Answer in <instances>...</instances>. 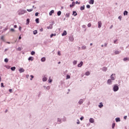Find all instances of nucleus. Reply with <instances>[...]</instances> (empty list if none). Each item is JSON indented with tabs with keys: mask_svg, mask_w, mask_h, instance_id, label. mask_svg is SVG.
I'll return each instance as SVG.
<instances>
[{
	"mask_svg": "<svg viewBox=\"0 0 129 129\" xmlns=\"http://www.w3.org/2000/svg\"><path fill=\"white\" fill-rule=\"evenodd\" d=\"M33 34L34 35H37V34H38V32L37 31V30H34L33 31Z\"/></svg>",
	"mask_w": 129,
	"mask_h": 129,
	"instance_id": "obj_40",
	"label": "nucleus"
},
{
	"mask_svg": "<svg viewBox=\"0 0 129 129\" xmlns=\"http://www.w3.org/2000/svg\"><path fill=\"white\" fill-rule=\"evenodd\" d=\"M41 62H45V61H46V57H43L42 58H41Z\"/></svg>",
	"mask_w": 129,
	"mask_h": 129,
	"instance_id": "obj_24",
	"label": "nucleus"
},
{
	"mask_svg": "<svg viewBox=\"0 0 129 129\" xmlns=\"http://www.w3.org/2000/svg\"><path fill=\"white\" fill-rule=\"evenodd\" d=\"M69 39L70 42H74V37H73V36H70L69 37Z\"/></svg>",
	"mask_w": 129,
	"mask_h": 129,
	"instance_id": "obj_5",
	"label": "nucleus"
},
{
	"mask_svg": "<svg viewBox=\"0 0 129 129\" xmlns=\"http://www.w3.org/2000/svg\"><path fill=\"white\" fill-rule=\"evenodd\" d=\"M38 15H39V13L36 12V13H35V16H36V17H38Z\"/></svg>",
	"mask_w": 129,
	"mask_h": 129,
	"instance_id": "obj_54",
	"label": "nucleus"
},
{
	"mask_svg": "<svg viewBox=\"0 0 129 129\" xmlns=\"http://www.w3.org/2000/svg\"><path fill=\"white\" fill-rule=\"evenodd\" d=\"M81 48H82V50H86L87 47L85 45H83Z\"/></svg>",
	"mask_w": 129,
	"mask_h": 129,
	"instance_id": "obj_26",
	"label": "nucleus"
},
{
	"mask_svg": "<svg viewBox=\"0 0 129 129\" xmlns=\"http://www.w3.org/2000/svg\"><path fill=\"white\" fill-rule=\"evenodd\" d=\"M112 90L114 92H116L117 91H118V90H119V87H118V85L117 84H114L112 86Z\"/></svg>",
	"mask_w": 129,
	"mask_h": 129,
	"instance_id": "obj_1",
	"label": "nucleus"
},
{
	"mask_svg": "<svg viewBox=\"0 0 129 129\" xmlns=\"http://www.w3.org/2000/svg\"><path fill=\"white\" fill-rule=\"evenodd\" d=\"M98 28L100 29V28H101V26H102V23H101V21H99L98 22Z\"/></svg>",
	"mask_w": 129,
	"mask_h": 129,
	"instance_id": "obj_8",
	"label": "nucleus"
},
{
	"mask_svg": "<svg viewBox=\"0 0 129 129\" xmlns=\"http://www.w3.org/2000/svg\"><path fill=\"white\" fill-rule=\"evenodd\" d=\"M6 68H7V69H10L11 66H6Z\"/></svg>",
	"mask_w": 129,
	"mask_h": 129,
	"instance_id": "obj_44",
	"label": "nucleus"
},
{
	"mask_svg": "<svg viewBox=\"0 0 129 129\" xmlns=\"http://www.w3.org/2000/svg\"><path fill=\"white\" fill-rule=\"evenodd\" d=\"M19 31H22V27L20 26L19 27Z\"/></svg>",
	"mask_w": 129,
	"mask_h": 129,
	"instance_id": "obj_60",
	"label": "nucleus"
},
{
	"mask_svg": "<svg viewBox=\"0 0 129 129\" xmlns=\"http://www.w3.org/2000/svg\"><path fill=\"white\" fill-rule=\"evenodd\" d=\"M12 71H15L16 70V67H13L11 68Z\"/></svg>",
	"mask_w": 129,
	"mask_h": 129,
	"instance_id": "obj_32",
	"label": "nucleus"
},
{
	"mask_svg": "<svg viewBox=\"0 0 129 129\" xmlns=\"http://www.w3.org/2000/svg\"><path fill=\"white\" fill-rule=\"evenodd\" d=\"M89 4L90 5H93V4H94V0H90Z\"/></svg>",
	"mask_w": 129,
	"mask_h": 129,
	"instance_id": "obj_18",
	"label": "nucleus"
},
{
	"mask_svg": "<svg viewBox=\"0 0 129 129\" xmlns=\"http://www.w3.org/2000/svg\"><path fill=\"white\" fill-rule=\"evenodd\" d=\"M48 80V77H47L46 76H44L42 78V81L43 82H46Z\"/></svg>",
	"mask_w": 129,
	"mask_h": 129,
	"instance_id": "obj_6",
	"label": "nucleus"
},
{
	"mask_svg": "<svg viewBox=\"0 0 129 129\" xmlns=\"http://www.w3.org/2000/svg\"><path fill=\"white\" fill-rule=\"evenodd\" d=\"M123 60V61H129V58L128 57H124Z\"/></svg>",
	"mask_w": 129,
	"mask_h": 129,
	"instance_id": "obj_31",
	"label": "nucleus"
},
{
	"mask_svg": "<svg viewBox=\"0 0 129 129\" xmlns=\"http://www.w3.org/2000/svg\"><path fill=\"white\" fill-rule=\"evenodd\" d=\"M84 10H85V6L83 5L80 7L81 11H84Z\"/></svg>",
	"mask_w": 129,
	"mask_h": 129,
	"instance_id": "obj_16",
	"label": "nucleus"
},
{
	"mask_svg": "<svg viewBox=\"0 0 129 129\" xmlns=\"http://www.w3.org/2000/svg\"><path fill=\"white\" fill-rule=\"evenodd\" d=\"M1 87H5V86H4V83H1Z\"/></svg>",
	"mask_w": 129,
	"mask_h": 129,
	"instance_id": "obj_56",
	"label": "nucleus"
},
{
	"mask_svg": "<svg viewBox=\"0 0 129 129\" xmlns=\"http://www.w3.org/2000/svg\"><path fill=\"white\" fill-rule=\"evenodd\" d=\"M89 122L91 123H93L94 122V119H93V118H90L89 119Z\"/></svg>",
	"mask_w": 129,
	"mask_h": 129,
	"instance_id": "obj_12",
	"label": "nucleus"
},
{
	"mask_svg": "<svg viewBox=\"0 0 129 129\" xmlns=\"http://www.w3.org/2000/svg\"><path fill=\"white\" fill-rule=\"evenodd\" d=\"M86 8H87V9H90V5H87L86 6Z\"/></svg>",
	"mask_w": 129,
	"mask_h": 129,
	"instance_id": "obj_49",
	"label": "nucleus"
},
{
	"mask_svg": "<svg viewBox=\"0 0 129 129\" xmlns=\"http://www.w3.org/2000/svg\"><path fill=\"white\" fill-rule=\"evenodd\" d=\"M54 14V10H51L49 13V16H52V14Z\"/></svg>",
	"mask_w": 129,
	"mask_h": 129,
	"instance_id": "obj_28",
	"label": "nucleus"
},
{
	"mask_svg": "<svg viewBox=\"0 0 129 129\" xmlns=\"http://www.w3.org/2000/svg\"><path fill=\"white\" fill-rule=\"evenodd\" d=\"M82 65H83V61H81V62L78 64V67H82Z\"/></svg>",
	"mask_w": 129,
	"mask_h": 129,
	"instance_id": "obj_15",
	"label": "nucleus"
},
{
	"mask_svg": "<svg viewBox=\"0 0 129 129\" xmlns=\"http://www.w3.org/2000/svg\"><path fill=\"white\" fill-rule=\"evenodd\" d=\"M61 119L58 118H57V122H58V123H61Z\"/></svg>",
	"mask_w": 129,
	"mask_h": 129,
	"instance_id": "obj_34",
	"label": "nucleus"
},
{
	"mask_svg": "<svg viewBox=\"0 0 129 129\" xmlns=\"http://www.w3.org/2000/svg\"><path fill=\"white\" fill-rule=\"evenodd\" d=\"M47 29L48 30L53 29V26H52V25H50L49 26L47 27Z\"/></svg>",
	"mask_w": 129,
	"mask_h": 129,
	"instance_id": "obj_33",
	"label": "nucleus"
},
{
	"mask_svg": "<svg viewBox=\"0 0 129 129\" xmlns=\"http://www.w3.org/2000/svg\"><path fill=\"white\" fill-rule=\"evenodd\" d=\"M98 107L99 108H102V107H103V104L102 103V102H100L98 105Z\"/></svg>",
	"mask_w": 129,
	"mask_h": 129,
	"instance_id": "obj_14",
	"label": "nucleus"
},
{
	"mask_svg": "<svg viewBox=\"0 0 129 129\" xmlns=\"http://www.w3.org/2000/svg\"><path fill=\"white\" fill-rule=\"evenodd\" d=\"M35 22H36V24H39V18L36 19Z\"/></svg>",
	"mask_w": 129,
	"mask_h": 129,
	"instance_id": "obj_39",
	"label": "nucleus"
},
{
	"mask_svg": "<svg viewBox=\"0 0 129 129\" xmlns=\"http://www.w3.org/2000/svg\"><path fill=\"white\" fill-rule=\"evenodd\" d=\"M82 28H83V29H85V31H86V26L84 25L82 26Z\"/></svg>",
	"mask_w": 129,
	"mask_h": 129,
	"instance_id": "obj_45",
	"label": "nucleus"
},
{
	"mask_svg": "<svg viewBox=\"0 0 129 129\" xmlns=\"http://www.w3.org/2000/svg\"><path fill=\"white\" fill-rule=\"evenodd\" d=\"M18 51H22V48H21V47H18Z\"/></svg>",
	"mask_w": 129,
	"mask_h": 129,
	"instance_id": "obj_52",
	"label": "nucleus"
},
{
	"mask_svg": "<svg viewBox=\"0 0 129 129\" xmlns=\"http://www.w3.org/2000/svg\"><path fill=\"white\" fill-rule=\"evenodd\" d=\"M12 91L13 90L12 89H9V92H10V93H12Z\"/></svg>",
	"mask_w": 129,
	"mask_h": 129,
	"instance_id": "obj_58",
	"label": "nucleus"
},
{
	"mask_svg": "<svg viewBox=\"0 0 129 129\" xmlns=\"http://www.w3.org/2000/svg\"><path fill=\"white\" fill-rule=\"evenodd\" d=\"M19 71L20 73H23V72H25V69H23V68H21L19 70Z\"/></svg>",
	"mask_w": 129,
	"mask_h": 129,
	"instance_id": "obj_10",
	"label": "nucleus"
},
{
	"mask_svg": "<svg viewBox=\"0 0 129 129\" xmlns=\"http://www.w3.org/2000/svg\"><path fill=\"white\" fill-rule=\"evenodd\" d=\"M5 62H6V63H8L9 62V59H8L7 58H5L4 60Z\"/></svg>",
	"mask_w": 129,
	"mask_h": 129,
	"instance_id": "obj_43",
	"label": "nucleus"
},
{
	"mask_svg": "<svg viewBox=\"0 0 129 129\" xmlns=\"http://www.w3.org/2000/svg\"><path fill=\"white\" fill-rule=\"evenodd\" d=\"M40 32H43V28H41L40 29Z\"/></svg>",
	"mask_w": 129,
	"mask_h": 129,
	"instance_id": "obj_63",
	"label": "nucleus"
},
{
	"mask_svg": "<svg viewBox=\"0 0 129 129\" xmlns=\"http://www.w3.org/2000/svg\"><path fill=\"white\" fill-rule=\"evenodd\" d=\"M62 13L61 12V11H58L57 13V16H61V14Z\"/></svg>",
	"mask_w": 129,
	"mask_h": 129,
	"instance_id": "obj_36",
	"label": "nucleus"
},
{
	"mask_svg": "<svg viewBox=\"0 0 129 129\" xmlns=\"http://www.w3.org/2000/svg\"><path fill=\"white\" fill-rule=\"evenodd\" d=\"M75 6V2H73L72 4L70 5V8H73V7Z\"/></svg>",
	"mask_w": 129,
	"mask_h": 129,
	"instance_id": "obj_13",
	"label": "nucleus"
},
{
	"mask_svg": "<svg viewBox=\"0 0 129 129\" xmlns=\"http://www.w3.org/2000/svg\"><path fill=\"white\" fill-rule=\"evenodd\" d=\"M43 87L44 89H46V90H50V88H51V87H50V86H48L47 87L44 86Z\"/></svg>",
	"mask_w": 129,
	"mask_h": 129,
	"instance_id": "obj_11",
	"label": "nucleus"
},
{
	"mask_svg": "<svg viewBox=\"0 0 129 129\" xmlns=\"http://www.w3.org/2000/svg\"><path fill=\"white\" fill-rule=\"evenodd\" d=\"M127 14H128V12H127V11H125L123 12V15H124V16H125V15H127Z\"/></svg>",
	"mask_w": 129,
	"mask_h": 129,
	"instance_id": "obj_38",
	"label": "nucleus"
},
{
	"mask_svg": "<svg viewBox=\"0 0 129 129\" xmlns=\"http://www.w3.org/2000/svg\"><path fill=\"white\" fill-rule=\"evenodd\" d=\"M87 26L88 27V28H90V27H91V23L88 24Z\"/></svg>",
	"mask_w": 129,
	"mask_h": 129,
	"instance_id": "obj_50",
	"label": "nucleus"
},
{
	"mask_svg": "<svg viewBox=\"0 0 129 129\" xmlns=\"http://www.w3.org/2000/svg\"><path fill=\"white\" fill-rule=\"evenodd\" d=\"M115 121L116 122H118L120 121V118L119 117H116L115 118Z\"/></svg>",
	"mask_w": 129,
	"mask_h": 129,
	"instance_id": "obj_22",
	"label": "nucleus"
},
{
	"mask_svg": "<svg viewBox=\"0 0 129 129\" xmlns=\"http://www.w3.org/2000/svg\"><path fill=\"white\" fill-rule=\"evenodd\" d=\"M73 15L74 16V17H76V16H77V13H76V11L73 12Z\"/></svg>",
	"mask_w": 129,
	"mask_h": 129,
	"instance_id": "obj_27",
	"label": "nucleus"
},
{
	"mask_svg": "<svg viewBox=\"0 0 129 129\" xmlns=\"http://www.w3.org/2000/svg\"><path fill=\"white\" fill-rule=\"evenodd\" d=\"M115 126V123H113L112 124V128H114Z\"/></svg>",
	"mask_w": 129,
	"mask_h": 129,
	"instance_id": "obj_41",
	"label": "nucleus"
},
{
	"mask_svg": "<svg viewBox=\"0 0 129 129\" xmlns=\"http://www.w3.org/2000/svg\"><path fill=\"white\" fill-rule=\"evenodd\" d=\"M9 50V48H6L4 50V52H5V54H7V51Z\"/></svg>",
	"mask_w": 129,
	"mask_h": 129,
	"instance_id": "obj_46",
	"label": "nucleus"
},
{
	"mask_svg": "<svg viewBox=\"0 0 129 129\" xmlns=\"http://www.w3.org/2000/svg\"><path fill=\"white\" fill-rule=\"evenodd\" d=\"M57 55H58V56H61V52H60V51H58L57 52Z\"/></svg>",
	"mask_w": 129,
	"mask_h": 129,
	"instance_id": "obj_48",
	"label": "nucleus"
},
{
	"mask_svg": "<svg viewBox=\"0 0 129 129\" xmlns=\"http://www.w3.org/2000/svg\"><path fill=\"white\" fill-rule=\"evenodd\" d=\"M10 31H11L12 32H15V29L14 28H11L10 29Z\"/></svg>",
	"mask_w": 129,
	"mask_h": 129,
	"instance_id": "obj_53",
	"label": "nucleus"
},
{
	"mask_svg": "<svg viewBox=\"0 0 129 129\" xmlns=\"http://www.w3.org/2000/svg\"><path fill=\"white\" fill-rule=\"evenodd\" d=\"M118 19H119V20H120V21H121V16H119L118 17Z\"/></svg>",
	"mask_w": 129,
	"mask_h": 129,
	"instance_id": "obj_61",
	"label": "nucleus"
},
{
	"mask_svg": "<svg viewBox=\"0 0 129 129\" xmlns=\"http://www.w3.org/2000/svg\"><path fill=\"white\" fill-rule=\"evenodd\" d=\"M90 75V72L89 71L86 72L85 74V75L86 76H89Z\"/></svg>",
	"mask_w": 129,
	"mask_h": 129,
	"instance_id": "obj_19",
	"label": "nucleus"
},
{
	"mask_svg": "<svg viewBox=\"0 0 129 129\" xmlns=\"http://www.w3.org/2000/svg\"><path fill=\"white\" fill-rule=\"evenodd\" d=\"M29 24H30V19L28 18V19L26 20V25H29Z\"/></svg>",
	"mask_w": 129,
	"mask_h": 129,
	"instance_id": "obj_23",
	"label": "nucleus"
},
{
	"mask_svg": "<svg viewBox=\"0 0 129 129\" xmlns=\"http://www.w3.org/2000/svg\"><path fill=\"white\" fill-rule=\"evenodd\" d=\"M66 79H70V76L67 75L66 77Z\"/></svg>",
	"mask_w": 129,
	"mask_h": 129,
	"instance_id": "obj_47",
	"label": "nucleus"
},
{
	"mask_svg": "<svg viewBox=\"0 0 129 129\" xmlns=\"http://www.w3.org/2000/svg\"><path fill=\"white\" fill-rule=\"evenodd\" d=\"M83 102H84V99H80L78 102V103H79V104H80V105H81V104H82V103H83Z\"/></svg>",
	"mask_w": 129,
	"mask_h": 129,
	"instance_id": "obj_7",
	"label": "nucleus"
},
{
	"mask_svg": "<svg viewBox=\"0 0 129 129\" xmlns=\"http://www.w3.org/2000/svg\"><path fill=\"white\" fill-rule=\"evenodd\" d=\"M31 54L32 55H35V51H31Z\"/></svg>",
	"mask_w": 129,
	"mask_h": 129,
	"instance_id": "obj_51",
	"label": "nucleus"
},
{
	"mask_svg": "<svg viewBox=\"0 0 129 129\" xmlns=\"http://www.w3.org/2000/svg\"><path fill=\"white\" fill-rule=\"evenodd\" d=\"M30 76L29 75H26V78H29V77Z\"/></svg>",
	"mask_w": 129,
	"mask_h": 129,
	"instance_id": "obj_64",
	"label": "nucleus"
},
{
	"mask_svg": "<svg viewBox=\"0 0 129 129\" xmlns=\"http://www.w3.org/2000/svg\"><path fill=\"white\" fill-rule=\"evenodd\" d=\"M53 36H56V33H54V34L52 33L50 35V38H52V37H53Z\"/></svg>",
	"mask_w": 129,
	"mask_h": 129,
	"instance_id": "obj_42",
	"label": "nucleus"
},
{
	"mask_svg": "<svg viewBox=\"0 0 129 129\" xmlns=\"http://www.w3.org/2000/svg\"><path fill=\"white\" fill-rule=\"evenodd\" d=\"M102 70L104 72H106V71H107V68H106V67H103V68L102 69Z\"/></svg>",
	"mask_w": 129,
	"mask_h": 129,
	"instance_id": "obj_17",
	"label": "nucleus"
},
{
	"mask_svg": "<svg viewBox=\"0 0 129 129\" xmlns=\"http://www.w3.org/2000/svg\"><path fill=\"white\" fill-rule=\"evenodd\" d=\"M121 52V51L120 50H115L114 51V54L115 55H118V54H120Z\"/></svg>",
	"mask_w": 129,
	"mask_h": 129,
	"instance_id": "obj_9",
	"label": "nucleus"
},
{
	"mask_svg": "<svg viewBox=\"0 0 129 129\" xmlns=\"http://www.w3.org/2000/svg\"><path fill=\"white\" fill-rule=\"evenodd\" d=\"M110 78L111 80H112L113 81L114 80H115V74H113L111 75V76L110 77Z\"/></svg>",
	"mask_w": 129,
	"mask_h": 129,
	"instance_id": "obj_3",
	"label": "nucleus"
},
{
	"mask_svg": "<svg viewBox=\"0 0 129 129\" xmlns=\"http://www.w3.org/2000/svg\"><path fill=\"white\" fill-rule=\"evenodd\" d=\"M77 124H80V121H79V119L77 120Z\"/></svg>",
	"mask_w": 129,
	"mask_h": 129,
	"instance_id": "obj_55",
	"label": "nucleus"
},
{
	"mask_svg": "<svg viewBox=\"0 0 129 129\" xmlns=\"http://www.w3.org/2000/svg\"><path fill=\"white\" fill-rule=\"evenodd\" d=\"M112 80L109 79L107 81V84H108V85H111L112 84Z\"/></svg>",
	"mask_w": 129,
	"mask_h": 129,
	"instance_id": "obj_4",
	"label": "nucleus"
},
{
	"mask_svg": "<svg viewBox=\"0 0 129 129\" xmlns=\"http://www.w3.org/2000/svg\"><path fill=\"white\" fill-rule=\"evenodd\" d=\"M53 82V80L51 79V77H50L48 79V83H51Z\"/></svg>",
	"mask_w": 129,
	"mask_h": 129,
	"instance_id": "obj_29",
	"label": "nucleus"
},
{
	"mask_svg": "<svg viewBox=\"0 0 129 129\" xmlns=\"http://www.w3.org/2000/svg\"><path fill=\"white\" fill-rule=\"evenodd\" d=\"M66 17H67V18H69V17H70V13H66Z\"/></svg>",
	"mask_w": 129,
	"mask_h": 129,
	"instance_id": "obj_37",
	"label": "nucleus"
},
{
	"mask_svg": "<svg viewBox=\"0 0 129 129\" xmlns=\"http://www.w3.org/2000/svg\"><path fill=\"white\" fill-rule=\"evenodd\" d=\"M73 65H76V64H77V60H74L73 61Z\"/></svg>",
	"mask_w": 129,
	"mask_h": 129,
	"instance_id": "obj_35",
	"label": "nucleus"
},
{
	"mask_svg": "<svg viewBox=\"0 0 129 129\" xmlns=\"http://www.w3.org/2000/svg\"><path fill=\"white\" fill-rule=\"evenodd\" d=\"M26 13H27V11L22 9H20L18 11V14L19 16H21V15H24V14H26Z\"/></svg>",
	"mask_w": 129,
	"mask_h": 129,
	"instance_id": "obj_2",
	"label": "nucleus"
},
{
	"mask_svg": "<svg viewBox=\"0 0 129 129\" xmlns=\"http://www.w3.org/2000/svg\"><path fill=\"white\" fill-rule=\"evenodd\" d=\"M1 40H2V41L3 42H6V40H5V37L4 36H2L1 37Z\"/></svg>",
	"mask_w": 129,
	"mask_h": 129,
	"instance_id": "obj_30",
	"label": "nucleus"
},
{
	"mask_svg": "<svg viewBox=\"0 0 129 129\" xmlns=\"http://www.w3.org/2000/svg\"><path fill=\"white\" fill-rule=\"evenodd\" d=\"M67 35V32L66 31H64L61 34V36H66Z\"/></svg>",
	"mask_w": 129,
	"mask_h": 129,
	"instance_id": "obj_20",
	"label": "nucleus"
},
{
	"mask_svg": "<svg viewBox=\"0 0 129 129\" xmlns=\"http://www.w3.org/2000/svg\"><path fill=\"white\" fill-rule=\"evenodd\" d=\"M127 116H124L123 117V118H124V119H126L127 118Z\"/></svg>",
	"mask_w": 129,
	"mask_h": 129,
	"instance_id": "obj_62",
	"label": "nucleus"
},
{
	"mask_svg": "<svg viewBox=\"0 0 129 129\" xmlns=\"http://www.w3.org/2000/svg\"><path fill=\"white\" fill-rule=\"evenodd\" d=\"M116 42H117V39L114 40V44H116Z\"/></svg>",
	"mask_w": 129,
	"mask_h": 129,
	"instance_id": "obj_57",
	"label": "nucleus"
},
{
	"mask_svg": "<svg viewBox=\"0 0 129 129\" xmlns=\"http://www.w3.org/2000/svg\"><path fill=\"white\" fill-rule=\"evenodd\" d=\"M83 118H84V117L83 116L81 117L80 118L81 120H83Z\"/></svg>",
	"mask_w": 129,
	"mask_h": 129,
	"instance_id": "obj_59",
	"label": "nucleus"
},
{
	"mask_svg": "<svg viewBox=\"0 0 129 129\" xmlns=\"http://www.w3.org/2000/svg\"><path fill=\"white\" fill-rule=\"evenodd\" d=\"M27 11L29 13H31V12H33V11H34V9L32 8V9H27Z\"/></svg>",
	"mask_w": 129,
	"mask_h": 129,
	"instance_id": "obj_25",
	"label": "nucleus"
},
{
	"mask_svg": "<svg viewBox=\"0 0 129 129\" xmlns=\"http://www.w3.org/2000/svg\"><path fill=\"white\" fill-rule=\"evenodd\" d=\"M34 60V57L33 56H30L28 58V60L29 61H33Z\"/></svg>",
	"mask_w": 129,
	"mask_h": 129,
	"instance_id": "obj_21",
	"label": "nucleus"
}]
</instances>
